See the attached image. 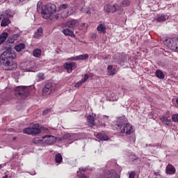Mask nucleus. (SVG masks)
I'll list each match as a JSON object with an SVG mask.
<instances>
[{
  "mask_svg": "<svg viewBox=\"0 0 178 178\" xmlns=\"http://www.w3.org/2000/svg\"><path fill=\"white\" fill-rule=\"evenodd\" d=\"M52 91V83H46L44 88L42 89V92L44 95H49Z\"/></svg>",
  "mask_w": 178,
  "mask_h": 178,
  "instance_id": "f8f14e48",
  "label": "nucleus"
},
{
  "mask_svg": "<svg viewBox=\"0 0 178 178\" xmlns=\"http://www.w3.org/2000/svg\"><path fill=\"white\" fill-rule=\"evenodd\" d=\"M63 34H64V35H66L67 37H72V38H74V37H76V35H74V33L73 32V31L69 29H63L62 31Z\"/></svg>",
  "mask_w": 178,
  "mask_h": 178,
  "instance_id": "2eb2a0df",
  "label": "nucleus"
},
{
  "mask_svg": "<svg viewBox=\"0 0 178 178\" xmlns=\"http://www.w3.org/2000/svg\"><path fill=\"white\" fill-rule=\"evenodd\" d=\"M2 22V17L0 16V22Z\"/></svg>",
  "mask_w": 178,
  "mask_h": 178,
  "instance_id": "c03bdc74",
  "label": "nucleus"
},
{
  "mask_svg": "<svg viewBox=\"0 0 178 178\" xmlns=\"http://www.w3.org/2000/svg\"><path fill=\"white\" fill-rule=\"evenodd\" d=\"M24 44L20 43L15 47V49L17 51V52H20L22 49H24Z\"/></svg>",
  "mask_w": 178,
  "mask_h": 178,
  "instance_id": "a878e982",
  "label": "nucleus"
},
{
  "mask_svg": "<svg viewBox=\"0 0 178 178\" xmlns=\"http://www.w3.org/2000/svg\"><path fill=\"white\" fill-rule=\"evenodd\" d=\"M156 20L157 22L161 23V22H165L166 19L164 15H160L157 17Z\"/></svg>",
  "mask_w": 178,
  "mask_h": 178,
  "instance_id": "c756f323",
  "label": "nucleus"
},
{
  "mask_svg": "<svg viewBox=\"0 0 178 178\" xmlns=\"http://www.w3.org/2000/svg\"><path fill=\"white\" fill-rule=\"evenodd\" d=\"M97 30L99 33L105 34L106 33V26L105 25V24H99L97 27Z\"/></svg>",
  "mask_w": 178,
  "mask_h": 178,
  "instance_id": "dca6fc26",
  "label": "nucleus"
},
{
  "mask_svg": "<svg viewBox=\"0 0 178 178\" xmlns=\"http://www.w3.org/2000/svg\"><path fill=\"white\" fill-rule=\"evenodd\" d=\"M63 160V158L62 157V154H60L59 153L56 154L55 161H56V163H60Z\"/></svg>",
  "mask_w": 178,
  "mask_h": 178,
  "instance_id": "cd10ccee",
  "label": "nucleus"
},
{
  "mask_svg": "<svg viewBox=\"0 0 178 178\" xmlns=\"http://www.w3.org/2000/svg\"><path fill=\"white\" fill-rule=\"evenodd\" d=\"M64 67L68 73H72V72H73V69H76V67H77V64L74 62L65 63L64 64Z\"/></svg>",
  "mask_w": 178,
  "mask_h": 178,
  "instance_id": "9d476101",
  "label": "nucleus"
},
{
  "mask_svg": "<svg viewBox=\"0 0 178 178\" xmlns=\"http://www.w3.org/2000/svg\"><path fill=\"white\" fill-rule=\"evenodd\" d=\"M104 12L107 13H114L118 10V6L116 4L111 5V4H106L104 6Z\"/></svg>",
  "mask_w": 178,
  "mask_h": 178,
  "instance_id": "1a4fd4ad",
  "label": "nucleus"
},
{
  "mask_svg": "<svg viewBox=\"0 0 178 178\" xmlns=\"http://www.w3.org/2000/svg\"><path fill=\"white\" fill-rule=\"evenodd\" d=\"M65 27L75 30V29H77V27H79V21L76 19H69L65 24Z\"/></svg>",
  "mask_w": 178,
  "mask_h": 178,
  "instance_id": "0eeeda50",
  "label": "nucleus"
},
{
  "mask_svg": "<svg viewBox=\"0 0 178 178\" xmlns=\"http://www.w3.org/2000/svg\"><path fill=\"white\" fill-rule=\"evenodd\" d=\"M65 9H67V4H62L59 6L58 12H63Z\"/></svg>",
  "mask_w": 178,
  "mask_h": 178,
  "instance_id": "2f4dec72",
  "label": "nucleus"
},
{
  "mask_svg": "<svg viewBox=\"0 0 178 178\" xmlns=\"http://www.w3.org/2000/svg\"><path fill=\"white\" fill-rule=\"evenodd\" d=\"M6 14L7 15V16L12 17V14L10 13V10L9 9L6 11Z\"/></svg>",
  "mask_w": 178,
  "mask_h": 178,
  "instance_id": "79ce46f5",
  "label": "nucleus"
},
{
  "mask_svg": "<svg viewBox=\"0 0 178 178\" xmlns=\"http://www.w3.org/2000/svg\"><path fill=\"white\" fill-rule=\"evenodd\" d=\"M105 126H106V124H103V127H105Z\"/></svg>",
  "mask_w": 178,
  "mask_h": 178,
  "instance_id": "3c124183",
  "label": "nucleus"
},
{
  "mask_svg": "<svg viewBox=\"0 0 178 178\" xmlns=\"http://www.w3.org/2000/svg\"><path fill=\"white\" fill-rule=\"evenodd\" d=\"M113 100L116 102L118 100V98H115Z\"/></svg>",
  "mask_w": 178,
  "mask_h": 178,
  "instance_id": "de8ad7c7",
  "label": "nucleus"
},
{
  "mask_svg": "<svg viewBox=\"0 0 178 178\" xmlns=\"http://www.w3.org/2000/svg\"><path fill=\"white\" fill-rule=\"evenodd\" d=\"M38 77H39V79H41V80H44V74L40 73L38 75Z\"/></svg>",
  "mask_w": 178,
  "mask_h": 178,
  "instance_id": "a19ab883",
  "label": "nucleus"
},
{
  "mask_svg": "<svg viewBox=\"0 0 178 178\" xmlns=\"http://www.w3.org/2000/svg\"><path fill=\"white\" fill-rule=\"evenodd\" d=\"M121 5L123 8H126L130 6L129 0H123L121 3Z\"/></svg>",
  "mask_w": 178,
  "mask_h": 178,
  "instance_id": "7c9ffc66",
  "label": "nucleus"
},
{
  "mask_svg": "<svg viewBox=\"0 0 178 178\" xmlns=\"http://www.w3.org/2000/svg\"><path fill=\"white\" fill-rule=\"evenodd\" d=\"M16 52L12 49H8L0 55V63L3 66L5 70H15L17 69V63L13 61L16 59Z\"/></svg>",
  "mask_w": 178,
  "mask_h": 178,
  "instance_id": "f257e3e1",
  "label": "nucleus"
},
{
  "mask_svg": "<svg viewBox=\"0 0 178 178\" xmlns=\"http://www.w3.org/2000/svg\"><path fill=\"white\" fill-rule=\"evenodd\" d=\"M8 35H9L6 32H4L1 35H0V45L3 44V42L6 41V38H8Z\"/></svg>",
  "mask_w": 178,
  "mask_h": 178,
  "instance_id": "412c9836",
  "label": "nucleus"
},
{
  "mask_svg": "<svg viewBox=\"0 0 178 178\" xmlns=\"http://www.w3.org/2000/svg\"><path fill=\"white\" fill-rule=\"evenodd\" d=\"M95 120H97V115L96 114H92V115H90V125L91 127L95 126Z\"/></svg>",
  "mask_w": 178,
  "mask_h": 178,
  "instance_id": "aec40b11",
  "label": "nucleus"
},
{
  "mask_svg": "<svg viewBox=\"0 0 178 178\" xmlns=\"http://www.w3.org/2000/svg\"><path fill=\"white\" fill-rule=\"evenodd\" d=\"M87 80H88V75L86 74L83 79H81V81L75 83L74 87H76V88H79V87H81V86H83V83H86Z\"/></svg>",
  "mask_w": 178,
  "mask_h": 178,
  "instance_id": "f3484780",
  "label": "nucleus"
},
{
  "mask_svg": "<svg viewBox=\"0 0 178 178\" xmlns=\"http://www.w3.org/2000/svg\"><path fill=\"white\" fill-rule=\"evenodd\" d=\"M31 65H33V62L26 63V68L25 70H26V72H31V70L33 69V67H31Z\"/></svg>",
  "mask_w": 178,
  "mask_h": 178,
  "instance_id": "473e14b6",
  "label": "nucleus"
},
{
  "mask_svg": "<svg viewBox=\"0 0 178 178\" xmlns=\"http://www.w3.org/2000/svg\"><path fill=\"white\" fill-rule=\"evenodd\" d=\"M43 19H51V20H58L59 15L56 14V5L49 3L45 6V10H42Z\"/></svg>",
  "mask_w": 178,
  "mask_h": 178,
  "instance_id": "f03ea898",
  "label": "nucleus"
},
{
  "mask_svg": "<svg viewBox=\"0 0 178 178\" xmlns=\"http://www.w3.org/2000/svg\"><path fill=\"white\" fill-rule=\"evenodd\" d=\"M3 178H8V175H5Z\"/></svg>",
  "mask_w": 178,
  "mask_h": 178,
  "instance_id": "a18cd8bd",
  "label": "nucleus"
},
{
  "mask_svg": "<svg viewBox=\"0 0 178 178\" xmlns=\"http://www.w3.org/2000/svg\"><path fill=\"white\" fill-rule=\"evenodd\" d=\"M87 119H88V120L89 121V120H90V116H88V117H87Z\"/></svg>",
  "mask_w": 178,
  "mask_h": 178,
  "instance_id": "49530a36",
  "label": "nucleus"
},
{
  "mask_svg": "<svg viewBox=\"0 0 178 178\" xmlns=\"http://www.w3.org/2000/svg\"><path fill=\"white\" fill-rule=\"evenodd\" d=\"M168 119V117H165L164 115L160 118L161 121L163 122V123H165Z\"/></svg>",
  "mask_w": 178,
  "mask_h": 178,
  "instance_id": "e433bc0d",
  "label": "nucleus"
},
{
  "mask_svg": "<svg viewBox=\"0 0 178 178\" xmlns=\"http://www.w3.org/2000/svg\"><path fill=\"white\" fill-rule=\"evenodd\" d=\"M42 138L44 140V143L49 145H51V144H54L56 141V138L51 135L44 136Z\"/></svg>",
  "mask_w": 178,
  "mask_h": 178,
  "instance_id": "9b49d317",
  "label": "nucleus"
},
{
  "mask_svg": "<svg viewBox=\"0 0 178 178\" xmlns=\"http://www.w3.org/2000/svg\"><path fill=\"white\" fill-rule=\"evenodd\" d=\"M99 178H120V175L117 174L114 170H105L103 177L100 176Z\"/></svg>",
  "mask_w": 178,
  "mask_h": 178,
  "instance_id": "423d86ee",
  "label": "nucleus"
},
{
  "mask_svg": "<svg viewBox=\"0 0 178 178\" xmlns=\"http://www.w3.org/2000/svg\"><path fill=\"white\" fill-rule=\"evenodd\" d=\"M23 133H24V134H29L31 136L40 134V133H41V129H40V124H35L32 126V127L25 128L23 130Z\"/></svg>",
  "mask_w": 178,
  "mask_h": 178,
  "instance_id": "20e7f679",
  "label": "nucleus"
},
{
  "mask_svg": "<svg viewBox=\"0 0 178 178\" xmlns=\"http://www.w3.org/2000/svg\"><path fill=\"white\" fill-rule=\"evenodd\" d=\"M70 14H69V11H65L64 13L62 14V17H67V16H70Z\"/></svg>",
  "mask_w": 178,
  "mask_h": 178,
  "instance_id": "c9c22d12",
  "label": "nucleus"
},
{
  "mask_svg": "<svg viewBox=\"0 0 178 178\" xmlns=\"http://www.w3.org/2000/svg\"><path fill=\"white\" fill-rule=\"evenodd\" d=\"M10 23V19H9L8 18H4L1 21V27H6V26H9Z\"/></svg>",
  "mask_w": 178,
  "mask_h": 178,
  "instance_id": "393cba45",
  "label": "nucleus"
},
{
  "mask_svg": "<svg viewBox=\"0 0 178 178\" xmlns=\"http://www.w3.org/2000/svg\"><path fill=\"white\" fill-rule=\"evenodd\" d=\"M33 56H35V58H40V56H41V49H36L33 50Z\"/></svg>",
  "mask_w": 178,
  "mask_h": 178,
  "instance_id": "c85d7f7f",
  "label": "nucleus"
},
{
  "mask_svg": "<svg viewBox=\"0 0 178 178\" xmlns=\"http://www.w3.org/2000/svg\"><path fill=\"white\" fill-rule=\"evenodd\" d=\"M164 124H165V125H167V126H170V124H172L171 120H168H168L165 121V122H164Z\"/></svg>",
  "mask_w": 178,
  "mask_h": 178,
  "instance_id": "4c0bfd02",
  "label": "nucleus"
},
{
  "mask_svg": "<svg viewBox=\"0 0 178 178\" xmlns=\"http://www.w3.org/2000/svg\"><path fill=\"white\" fill-rule=\"evenodd\" d=\"M115 128L117 130H120L121 134H126L127 135H130L133 133V127L129 122L126 124H122V122H120L115 125Z\"/></svg>",
  "mask_w": 178,
  "mask_h": 178,
  "instance_id": "7ed1b4c3",
  "label": "nucleus"
},
{
  "mask_svg": "<svg viewBox=\"0 0 178 178\" xmlns=\"http://www.w3.org/2000/svg\"><path fill=\"white\" fill-rule=\"evenodd\" d=\"M155 74L156 76L160 79H163L165 77L164 73L161 70H156Z\"/></svg>",
  "mask_w": 178,
  "mask_h": 178,
  "instance_id": "b1692460",
  "label": "nucleus"
},
{
  "mask_svg": "<svg viewBox=\"0 0 178 178\" xmlns=\"http://www.w3.org/2000/svg\"><path fill=\"white\" fill-rule=\"evenodd\" d=\"M165 44L171 50H178V38H168L165 40Z\"/></svg>",
  "mask_w": 178,
  "mask_h": 178,
  "instance_id": "39448f33",
  "label": "nucleus"
},
{
  "mask_svg": "<svg viewBox=\"0 0 178 178\" xmlns=\"http://www.w3.org/2000/svg\"><path fill=\"white\" fill-rule=\"evenodd\" d=\"M175 172H176L175 168L172 165L168 164L165 168V173L169 175H175Z\"/></svg>",
  "mask_w": 178,
  "mask_h": 178,
  "instance_id": "ddd939ff",
  "label": "nucleus"
},
{
  "mask_svg": "<svg viewBox=\"0 0 178 178\" xmlns=\"http://www.w3.org/2000/svg\"><path fill=\"white\" fill-rule=\"evenodd\" d=\"M0 169H2V165H0Z\"/></svg>",
  "mask_w": 178,
  "mask_h": 178,
  "instance_id": "8fccbe9b",
  "label": "nucleus"
},
{
  "mask_svg": "<svg viewBox=\"0 0 178 178\" xmlns=\"http://www.w3.org/2000/svg\"><path fill=\"white\" fill-rule=\"evenodd\" d=\"M88 59V54H81L79 56L71 57L70 60H86Z\"/></svg>",
  "mask_w": 178,
  "mask_h": 178,
  "instance_id": "4468645a",
  "label": "nucleus"
},
{
  "mask_svg": "<svg viewBox=\"0 0 178 178\" xmlns=\"http://www.w3.org/2000/svg\"><path fill=\"white\" fill-rule=\"evenodd\" d=\"M86 170L83 168H80L79 171L77 172V176L79 178H87V176H86Z\"/></svg>",
  "mask_w": 178,
  "mask_h": 178,
  "instance_id": "4be33fe9",
  "label": "nucleus"
},
{
  "mask_svg": "<svg viewBox=\"0 0 178 178\" xmlns=\"http://www.w3.org/2000/svg\"><path fill=\"white\" fill-rule=\"evenodd\" d=\"M42 6V1H40L38 2V4H37V10H39V9H41Z\"/></svg>",
  "mask_w": 178,
  "mask_h": 178,
  "instance_id": "f704fd0d",
  "label": "nucleus"
},
{
  "mask_svg": "<svg viewBox=\"0 0 178 178\" xmlns=\"http://www.w3.org/2000/svg\"><path fill=\"white\" fill-rule=\"evenodd\" d=\"M15 90L16 91L19 92V95H25V97H27L30 92L29 91V87L27 86H18L15 88Z\"/></svg>",
  "mask_w": 178,
  "mask_h": 178,
  "instance_id": "6e6552de",
  "label": "nucleus"
},
{
  "mask_svg": "<svg viewBox=\"0 0 178 178\" xmlns=\"http://www.w3.org/2000/svg\"><path fill=\"white\" fill-rule=\"evenodd\" d=\"M49 112H51V109H46L43 111V115H48V113H49Z\"/></svg>",
  "mask_w": 178,
  "mask_h": 178,
  "instance_id": "ea45409f",
  "label": "nucleus"
},
{
  "mask_svg": "<svg viewBox=\"0 0 178 178\" xmlns=\"http://www.w3.org/2000/svg\"><path fill=\"white\" fill-rule=\"evenodd\" d=\"M17 38H19V34L15 33L8 38V42L10 44H13V42H15Z\"/></svg>",
  "mask_w": 178,
  "mask_h": 178,
  "instance_id": "5701e85b",
  "label": "nucleus"
},
{
  "mask_svg": "<svg viewBox=\"0 0 178 178\" xmlns=\"http://www.w3.org/2000/svg\"><path fill=\"white\" fill-rule=\"evenodd\" d=\"M96 137L103 141H106L109 139V137L107 136V135H105V134H97Z\"/></svg>",
  "mask_w": 178,
  "mask_h": 178,
  "instance_id": "6ab92c4d",
  "label": "nucleus"
},
{
  "mask_svg": "<svg viewBox=\"0 0 178 178\" xmlns=\"http://www.w3.org/2000/svg\"><path fill=\"white\" fill-rule=\"evenodd\" d=\"M42 28H39L37 31L35 32V33L34 34V38H40V37H41V35H42Z\"/></svg>",
  "mask_w": 178,
  "mask_h": 178,
  "instance_id": "bb28decb",
  "label": "nucleus"
},
{
  "mask_svg": "<svg viewBox=\"0 0 178 178\" xmlns=\"http://www.w3.org/2000/svg\"><path fill=\"white\" fill-rule=\"evenodd\" d=\"M172 120L175 122H178V114H173L172 116Z\"/></svg>",
  "mask_w": 178,
  "mask_h": 178,
  "instance_id": "72a5a7b5",
  "label": "nucleus"
},
{
  "mask_svg": "<svg viewBox=\"0 0 178 178\" xmlns=\"http://www.w3.org/2000/svg\"><path fill=\"white\" fill-rule=\"evenodd\" d=\"M0 2H2V0H0Z\"/></svg>",
  "mask_w": 178,
  "mask_h": 178,
  "instance_id": "603ef678",
  "label": "nucleus"
},
{
  "mask_svg": "<svg viewBox=\"0 0 178 178\" xmlns=\"http://www.w3.org/2000/svg\"><path fill=\"white\" fill-rule=\"evenodd\" d=\"M135 175H136V172H131L129 173V178H134Z\"/></svg>",
  "mask_w": 178,
  "mask_h": 178,
  "instance_id": "58836bf2",
  "label": "nucleus"
},
{
  "mask_svg": "<svg viewBox=\"0 0 178 178\" xmlns=\"http://www.w3.org/2000/svg\"><path fill=\"white\" fill-rule=\"evenodd\" d=\"M176 102H177V104H178V97L177 98Z\"/></svg>",
  "mask_w": 178,
  "mask_h": 178,
  "instance_id": "09e8293b",
  "label": "nucleus"
},
{
  "mask_svg": "<svg viewBox=\"0 0 178 178\" xmlns=\"http://www.w3.org/2000/svg\"><path fill=\"white\" fill-rule=\"evenodd\" d=\"M16 138H17L16 137H13V140L15 141V140H16Z\"/></svg>",
  "mask_w": 178,
  "mask_h": 178,
  "instance_id": "37998d69",
  "label": "nucleus"
},
{
  "mask_svg": "<svg viewBox=\"0 0 178 178\" xmlns=\"http://www.w3.org/2000/svg\"><path fill=\"white\" fill-rule=\"evenodd\" d=\"M107 71L109 76H113L116 74V69L112 65H108L107 67Z\"/></svg>",
  "mask_w": 178,
  "mask_h": 178,
  "instance_id": "a211bd4d",
  "label": "nucleus"
}]
</instances>
